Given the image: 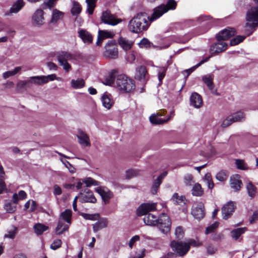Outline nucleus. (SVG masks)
Segmentation results:
<instances>
[{"label": "nucleus", "instance_id": "39448f33", "mask_svg": "<svg viewBox=\"0 0 258 258\" xmlns=\"http://www.w3.org/2000/svg\"><path fill=\"white\" fill-rule=\"evenodd\" d=\"M72 58V54L68 52L62 51L57 55V59L59 65L62 66L67 72H69L71 69V66L68 61Z\"/></svg>", "mask_w": 258, "mask_h": 258}, {"label": "nucleus", "instance_id": "9b49d317", "mask_svg": "<svg viewBox=\"0 0 258 258\" xmlns=\"http://www.w3.org/2000/svg\"><path fill=\"white\" fill-rule=\"evenodd\" d=\"M156 203H145L142 204L137 209V214L139 216L148 214V212L156 209Z\"/></svg>", "mask_w": 258, "mask_h": 258}, {"label": "nucleus", "instance_id": "de8ad7c7", "mask_svg": "<svg viewBox=\"0 0 258 258\" xmlns=\"http://www.w3.org/2000/svg\"><path fill=\"white\" fill-rule=\"evenodd\" d=\"M162 182V181L158 177L154 180L151 189V191L153 194L154 195L157 192L158 189Z\"/></svg>", "mask_w": 258, "mask_h": 258}, {"label": "nucleus", "instance_id": "e433bc0d", "mask_svg": "<svg viewBox=\"0 0 258 258\" xmlns=\"http://www.w3.org/2000/svg\"><path fill=\"white\" fill-rule=\"evenodd\" d=\"M192 195L194 196L200 197L201 196L204 192L203 189L202 188V186L199 183H195L192 187Z\"/></svg>", "mask_w": 258, "mask_h": 258}, {"label": "nucleus", "instance_id": "aec40b11", "mask_svg": "<svg viewBox=\"0 0 258 258\" xmlns=\"http://www.w3.org/2000/svg\"><path fill=\"white\" fill-rule=\"evenodd\" d=\"M190 105L196 108H200L203 105V100L201 96L197 93H193L190 97Z\"/></svg>", "mask_w": 258, "mask_h": 258}, {"label": "nucleus", "instance_id": "052dcab7", "mask_svg": "<svg viewBox=\"0 0 258 258\" xmlns=\"http://www.w3.org/2000/svg\"><path fill=\"white\" fill-rule=\"evenodd\" d=\"M60 160L71 173H74L75 172V168L69 161L64 160L62 158H60Z\"/></svg>", "mask_w": 258, "mask_h": 258}, {"label": "nucleus", "instance_id": "1a4fd4ad", "mask_svg": "<svg viewBox=\"0 0 258 258\" xmlns=\"http://www.w3.org/2000/svg\"><path fill=\"white\" fill-rule=\"evenodd\" d=\"M191 214L195 218L198 220L205 216V208L204 204L201 202L195 203L191 208Z\"/></svg>", "mask_w": 258, "mask_h": 258}, {"label": "nucleus", "instance_id": "774afa93", "mask_svg": "<svg viewBox=\"0 0 258 258\" xmlns=\"http://www.w3.org/2000/svg\"><path fill=\"white\" fill-rule=\"evenodd\" d=\"M138 171L133 169L128 170L126 171V178L129 179L137 175Z\"/></svg>", "mask_w": 258, "mask_h": 258}, {"label": "nucleus", "instance_id": "338daca9", "mask_svg": "<svg viewBox=\"0 0 258 258\" xmlns=\"http://www.w3.org/2000/svg\"><path fill=\"white\" fill-rule=\"evenodd\" d=\"M62 244V242L60 239H56L54 240L50 245V248L52 250H56L60 247Z\"/></svg>", "mask_w": 258, "mask_h": 258}, {"label": "nucleus", "instance_id": "8fccbe9b", "mask_svg": "<svg viewBox=\"0 0 258 258\" xmlns=\"http://www.w3.org/2000/svg\"><path fill=\"white\" fill-rule=\"evenodd\" d=\"M177 6V3L174 0H168L166 5H164L166 12L169 10H175Z\"/></svg>", "mask_w": 258, "mask_h": 258}, {"label": "nucleus", "instance_id": "0e129e2a", "mask_svg": "<svg viewBox=\"0 0 258 258\" xmlns=\"http://www.w3.org/2000/svg\"><path fill=\"white\" fill-rule=\"evenodd\" d=\"M82 216L86 220H92V221L97 220L99 217V215L97 214H89L82 213Z\"/></svg>", "mask_w": 258, "mask_h": 258}, {"label": "nucleus", "instance_id": "473e14b6", "mask_svg": "<svg viewBox=\"0 0 258 258\" xmlns=\"http://www.w3.org/2000/svg\"><path fill=\"white\" fill-rule=\"evenodd\" d=\"M119 45L125 50H128L131 49L133 43L126 39L120 37L118 40Z\"/></svg>", "mask_w": 258, "mask_h": 258}, {"label": "nucleus", "instance_id": "3c124183", "mask_svg": "<svg viewBox=\"0 0 258 258\" xmlns=\"http://www.w3.org/2000/svg\"><path fill=\"white\" fill-rule=\"evenodd\" d=\"M185 197L183 196H179L177 193H174L172 197V200L177 204H180L184 202Z\"/></svg>", "mask_w": 258, "mask_h": 258}, {"label": "nucleus", "instance_id": "79ce46f5", "mask_svg": "<svg viewBox=\"0 0 258 258\" xmlns=\"http://www.w3.org/2000/svg\"><path fill=\"white\" fill-rule=\"evenodd\" d=\"M21 70V67H16L14 70L13 71H9L3 73V77L4 79H7L9 78L10 77L15 76L17 74H18L19 72H20Z\"/></svg>", "mask_w": 258, "mask_h": 258}, {"label": "nucleus", "instance_id": "37998d69", "mask_svg": "<svg viewBox=\"0 0 258 258\" xmlns=\"http://www.w3.org/2000/svg\"><path fill=\"white\" fill-rule=\"evenodd\" d=\"M97 0H86L87 4V11L90 15L93 13L94 9L96 7Z\"/></svg>", "mask_w": 258, "mask_h": 258}, {"label": "nucleus", "instance_id": "cd10ccee", "mask_svg": "<svg viewBox=\"0 0 258 258\" xmlns=\"http://www.w3.org/2000/svg\"><path fill=\"white\" fill-rule=\"evenodd\" d=\"M213 78L214 76L211 74L206 75L202 77L203 81L212 92L213 91L214 88V85L213 83Z\"/></svg>", "mask_w": 258, "mask_h": 258}, {"label": "nucleus", "instance_id": "5701e85b", "mask_svg": "<svg viewBox=\"0 0 258 258\" xmlns=\"http://www.w3.org/2000/svg\"><path fill=\"white\" fill-rule=\"evenodd\" d=\"M114 36V33L113 32L105 30H99L96 44L97 45H100L103 39L108 38H112Z\"/></svg>", "mask_w": 258, "mask_h": 258}, {"label": "nucleus", "instance_id": "a211bd4d", "mask_svg": "<svg viewBox=\"0 0 258 258\" xmlns=\"http://www.w3.org/2000/svg\"><path fill=\"white\" fill-rule=\"evenodd\" d=\"M43 11L37 9L32 16V23L35 26H41L44 23Z\"/></svg>", "mask_w": 258, "mask_h": 258}, {"label": "nucleus", "instance_id": "603ef678", "mask_svg": "<svg viewBox=\"0 0 258 258\" xmlns=\"http://www.w3.org/2000/svg\"><path fill=\"white\" fill-rule=\"evenodd\" d=\"M166 71H167L166 67H162L158 68V79H159L160 84H161L162 83V81L165 76V73H166Z\"/></svg>", "mask_w": 258, "mask_h": 258}, {"label": "nucleus", "instance_id": "09e8293b", "mask_svg": "<svg viewBox=\"0 0 258 258\" xmlns=\"http://www.w3.org/2000/svg\"><path fill=\"white\" fill-rule=\"evenodd\" d=\"M4 208L7 212L10 213H13L16 211L17 207L16 205L8 202L6 203L4 206Z\"/></svg>", "mask_w": 258, "mask_h": 258}, {"label": "nucleus", "instance_id": "72a5a7b5", "mask_svg": "<svg viewBox=\"0 0 258 258\" xmlns=\"http://www.w3.org/2000/svg\"><path fill=\"white\" fill-rule=\"evenodd\" d=\"M103 106L107 109L111 108L113 105V101L111 100L109 95L107 94H104L101 98Z\"/></svg>", "mask_w": 258, "mask_h": 258}, {"label": "nucleus", "instance_id": "e2e57ef3", "mask_svg": "<svg viewBox=\"0 0 258 258\" xmlns=\"http://www.w3.org/2000/svg\"><path fill=\"white\" fill-rule=\"evenodd\" d=\"M17 231V228L14 226L13 229L12 230L8 231L7 233L5 234L4 237L10 239H14L15 237Z\"/></svg>", "mask_w": 258, "mask_h": 258}, {"label": "nucleus", "instance_id": "4d7b16f0", "mask_svg": "<svg viewBox=\"0 0 258 258\" xmlns=\"http://www.w3.org/2000/svg\"><path fill=\"white\" fill-rule=\"evenodd\" d=\"M245 38L243 36H237L230 40V44L231 46L237 45L243 41Z\"/></svg>", "mask_w": 258, "mask_h": 258}, {"label": "nucleus", "instance_id": "dca6fc26", "mask_svg": "<svg viewBox=\"0 0 258 258\" xmlns=\"http://www.w3.org/2000/svg\"><path fill=\"white\" fill-rule=\"evenodd\" d=\"M95 191L100 195L105 204L109 203L113 196L112 193L105 187H98L95 188Z\"/></svg>", "mask_w": 258, "mask_h": 258}, {"label": "nucleus", "instance_id": "69168bd1", "mask_svg": "<svg viewBox=\"0 0 258 258\" xmlns=\"http://www.w3.org/2000/svg\"><path fill=\"white\" fill-rule=\"evenodd\" d=\"M219 226V223L215 222L213 224L207 227L206 229V234H208L214 232Z\"/></svg>", "mask_w": 258, "mask_h": 258}, {"label": "nucleus", "instance_id": "b1692460", "mask_svg": "<svg viewBox=\"0 0 258 258\" xmlns=\"http://www.w3.org/2000/svg\"><path fill=\"white\" fill-rule=\"evenodd\" d=\"M147 71L145 66H141L136 69L135 78L140 81L144 82L146 80Z\"/></svg>", "mask_w": 258, "mask_h": 258}, {"label": "nucleus", "instance_id": "f8f14e48", "mask_svg": "<svg viewBox=\"0 0 258 258\" xmlns=\"http://www.w3.org/2000/svg\"><path fill=\"white\" fill-rule=\"evenodd\" d=\"M236 33V31L234 28H227L219 32L216 35L218 41L226 40L230 37L234 36Z\"/></svg>", "mask_w": 258, "mask_h": 258}, {"label": "nucleus", "instance_id": "4468645a", "mask_svg": "<svg viewBox=\"0 0 258 258\" xmlns=\"http://www.w3.org/2000/svg\"><path fill=\"white\" fill-rule=\"evenodd\" d=\"M25 3L23 0H17L13 3L10 9L6 12L5 16H12L13 14L18 13L25 6Z\"/></svg>", "mask_w": 258, "mask_h": 258}, {"label": "nucleus", "instance_id": "ddd939ff", "mask_svg": "<svg viewBox=\"0 0 258 258\" xmlns=\"http://www.w3.org/2000/svg\"><path fill=\"white\" fill-rule=\"evenodd\" d=\"M227 44L222 40L212 45L210 48V52L211 54H218L226 50Z\"/></svg>", "mask_w": 258, "mask_h": 258}, {"label": "nucleus", "instance_id": "4c0bfd02", "mask_svg": "<svg viewBox=\"0 0 258 258\" xmlns=\"http://www.w3.org/2000/svg\"><path fill=\"white\" fill-rule=\"evenodd\" d=\"M35 232L37 235L42 234L44 231L48 229V227L41 223L36 224L34 226Z\"/></svg>", "mask_w": 258, "mask_h": 258}, {"label": "nucleus", "instance_id": "7c9ffc66", "mask_svg": "<svg viewBox=\"0 0 258 258\" xmlns=\"http://www.w3.org/2000/svg\"><path fill=\"white\" fill-rule=\"evenodd\" d=\"M72 215V212L71 210L66 209L61 213L58 220H61L63 222L64 221L67 223L70 224L71 223Z\"/></svg>", "mask_w": 258, "mask_h": 258}, {"label": "nucleus", "instance_id": "49530a36", "mask_svg": "<svg viewBox=\"0 0 258 258\" xmlns=\"http://www.w3.org/2000/svg\"><path fill=\"white\" fill-rule=\"evenodd\" d=\"M174 234L176 239L180 240L182 239L184 236V231L182 227L177 226L174 232Z\"/></svg>", "mask_w": 258, "mask_h": 258}, {"label": "nucleus", "instance_id": "864d4df0", "mask_svg": "<svg viewBox=\"0 0 258 258\" xmlns=\"http://www.w3.org/2000/svg\"><path fill=\"white\" fill-rule=\"evenodd\" d=\"M204 180L208 184V186L210 189H212L214 187V183L212 180V176L210 173H207L205 174Z\"/></svg>", "mask_w": 258, "mask_h": 258}, {"label": "nucleus", "instance_id": "f704fd0d", "mask_svg": "<svg viewBox=\"0 0 258 258\" xmlns=\"http://www.w3.org/2000/svg\"><path fill=\"white\" fill-rule=\"evenodd\" d=\"M229 115L233 122L242 121L245 119L244 114L241 111H238Z\"/></svg>", "mask_w": 258, "mask_h": 258}, {"label": "nucleus", "instance_id": "bf43d9fd", "mask_svg": "<svg viewBox=\"0 0 258 258\" xmlns=\"http://www.w3.org/2000/svg\"><path fill=\"white\" fill-rule=\"evenodd\" d=\"M184 183L186 186H191L194 182L193 176L189 173H187L184 176Z\"/></svg>", "mask_w": 258, "mask_h": 258}, {"label": "nucleus", "instance_id": "c03bdc74", "mask_svg": "<svg viewBox=\"0 0 258 258\" xmlns=\"http://www.w3.org/2000/svg\"><path fill=\"white\" fill-rule=\"evenodd\" d=\"M228 176L227 171L221 170L216 175V178L220 181H224L227 180Z\"/></svg>", "mask_w": 258, "mask_h": 258}, {"label": "nucleus", "instance_id": "20e7f679", "mask_svg": "<svg viewBox=\"0 0 258 258\" xmlns=\"http://www.w3.org/2000/svg\"><path fill=\"white\" fill-rule=\"evenodd\" d=\"M116 83L117 87L120 90L126 92H130L135 88V84L134 81L124 75L118 76Z\"/></svg>", "mask_w": 258, "mask_h": 258}, {"label": "nucleus", "instance_id": "a19ab883", "mask_svg": "<svg viewBox=\"0 0 258 258\" xmlns=\"http://www.w3.org/2000/svg\"><path fill=\"white\" fill-rule=\"evenodd\" d=\"M85 84V82L82 79H78L76 80L73 79L71 81V86L75 89L83 88Z\"/></svg>", "mask_w": 258, "mask_h": 258}, {"label": "nucleus", "instance_id": "2f4dec72", "mask_svg": "<svg viewBox=\"0 0 258 258\" xmlns=\"http://www.w3.org/2000/svg\"><path fill=\"white\" fill-rule=\"evenodd\" d=\"M158 115V114H152L149 117V120L152 124L160 125L167 122V120L161 119Z\"/></svg>", "mask_w": 258, "mask_h": 258}, {"label": "nucleus", "instance_id": "c756f323", "mask_svg": "<svg viewBox=\"0 0 258 258\" xmlns=\"http://www.w3.org/2000/svg\"><path fill=\"white\" fill-rule=\"evenodd\" d=\"M69 226L64 223L61 220H58L57 225L55 228V233L57 235H60L64 232L68 231Z\"/></svg>", "mask_w": 258, "mask_h": 258}, {"label": "nucleus", "instance_id": "6e6552de", "mask_svg": "<svg viewBox=\"0 0 258 258\" xmlns=\"http://www.w3.org/2000/svg\"><path fill=\"white\" fill-rule=\"evenodd\" d=\"M32 82V84L36 85H42L49 82V81H53L56 79V76L55 74L49 75L48 76H33L30 78Z\"/></svg>", "mask_w": 258, "mask_h": 258}, {"label": "nucleus", "instance_id": "393cba45", "mask_svg": "<svg viewBox=\"0 0 258 258\" xmlns=\"http://www.w3.org/2000/svg\"><path fill=\"white\" fill-rule=\"evenodd\" d=\"M108 220L106 218H102L93 224V230L94 232H97V231L101 230L102 229L105 228L107 227Z\"/></svg>", "mask_w": 258, "mask_h": 258}, {"label": "nucleus", "instance_id": "5fc2aeb1", "mask_svg": "<svg viewBox=\"0 0 258 258\" xmlns=\"http://www.w3.org/2000/svg\"><path fill=\"white\" fill-rule=\"evenodd\" d=\"M236 167L241 170H246L248 169L247 164L242 160L236 159L235 161Z\"/></svg>", "mask_w": 258, "mask_h": 258}, {"label": "nucleus", "instance_id": "a878e982", "mask_svg": "<svg viewBox=\"0 0 258 258\" xmlns=\"http://www.w3.org/2000/svg\"><path fill=\"white\" fill-rule=\"evenodd\" d=\"M79 36L83 41L87 44H90L93 40L92 35L88 31L84 29H80L78 31Z\"/></svg>", "mask_w": 258, "mask_h": 258}, {"label": "nucleus", "instance_id": "ea45409f", "mask_svg": "<svg viewBox=\"0 0 258 258\" xmlns=\"http://www.w3.org/2000/svg\"><path fill=\"white\" fill-rule=\"evenodd\" d=\"M115 72L114 71H112L110 72L108 75L106 77L104 81V84L109 86L112 85L114 83L115 80Z\"/></svg>", "mask_w": 258, "mask_h": 258}, {"label": "nucleus", "instance_id": "9d476101", "mask_svg": "<svg viewBox=\"0 0 258 258\" xmlns=\"http://www.w3.org/2000/svg\"><path fill=\"white\" fill-rule=\"evenodd\" d=\"M101 19L104 23L112 26L117 25L120 21L109 11H106L102 13Z\"/></svg>", "mask_w": 258, "mask_h": 258}, {"label": "nucleus", "instance_id": "bb28decb", "mask_svg": "<svg viewBox=\"0 0 258 258\" xmlns=\"http://www.w3.org/2000/svg\"><path fill=\"white\" fill-rule=\"evenodd\" d=\"M64 16V13L57 9L53 10L51 19L50 21V24H56L57 22L61 20Z\"/></svg>", "mask_w": 258, "mask_h": 258}, {"label": "nucleus", "instance_id": "c9c22d12", "mask_svg": "<svg viewBox=\"0 0 258 258\" xmlns=\"http://www.w3.org/2000/svg\"><path fill=\"white\" fill-rule=\"evenodd\" d=\"M246 190L248 196L252 199L256 194V187L254 185L251 181H249L246 186Z\"/></svg>", "mask_w": 258, "mask_h": 258}, {"label": "nucleus", "instance_id": "7ed1b4c3", "mask_svg": "<svg viewBox=\"0 0 258 258\" xmlns=\"http://www.w3.org/2000/svg\"><path fill=\"white\" fill-rule=\"evenodd\" d=\"M253 1L258 4V0H253ZM246 20L247 21L245 25L246 29L249 28L252 29L258 26V7H252L247 11Z\"/></svg>", "mask_w": 258, "mask_h": 258}, {"label": "nucleus", "instance_id": "f3484780", "mask_svg": "<svg viewBox=\"0 0 258 258\" xmlns=\"http://www.w3.org/2000/svg\"><path fill=\"white\" fill-rule=\"evenodd\" d=\"M230 185L232 189L235 191H239L242 185V181L240 179V176L238 174H235L230 177Z\"/></svg>", "mask_w": 258, "mask_h": 258}, {"label": "nucleus", "instance_id": "2eb2a0df", "mask_svg": "<svg viewBox=\"0 0 258 258\" xmlns=\"http://www.w3.org/2000/svg\"><path fill=\"white\" fill-rule=\"evenodd\" d=\"M235 206L232 202H228L222 208V217L224 219H228L234 211Z\"/></svg>", "mask_w": 258, "mask_h": 258}, {"label": "nucleus", "instance_id": "412c9836", "mask_svg": "<svg viewBox=\"0 0 258 258\" xmlns=\"http://www.w3.org/2000/svg\"><path fill=\"white\" fill-rule=\"evenodd\" d=\"M80 200L82 202L95 203L96 199L95 198L92 191L89 189H85V193H80Z\"/></svg>", "mask_w": 258, "mask_h": 258}, {"label": "nucleus", "instance_id": "f03ea898", "mask_svg": "<svg viewBox=\"0 0 258 258\" xmlns=\"http://www.w3.org/2000/svg\"><path fill=\"white\" fill-rule=\"evenodd\" d=\"M149 18L146 13L137 14L131 19L128 23V29L133 33H139L146 30L148 28L147 19Z\"/></svg>", "mask_w": 258, "mask_h": 258}, {"label": "nucleus", "instance_id": "58836bf2", "mask_svg": "<svg viewBox=\"0 0 258 258\" xmlns=\"http://www.w3.org/2000/svg\"><path fill=\"white\" fill-rule=\"evenodd\" d=\"M246 229L245 227L238 228L233 230L231 232L232 237L235 240H237L241 236V235L244 233Z\"/></svg>", "mask_w": 258, "mask_h": 258}, {"label": "nucleus", "instance_id": "680f3d73", "mask_svg": "<svg viewBox=\"0 0 258 258\" xmlns=\"http://www.w3.org/2000/svg\"><path fill=\"white\" fill-rule=\"evenodd\" d=\"M233 122L231 119L230 115H228L225 118L221 124V127L222 128H226L230 126Z\"/></svg>", "mask_w": 258, "mask_h": 258}, {"label": "nucleus", "instance_id": "423d86ee", "mask_svg": "<svg viewBox=\"0 0 258 258\" xmlns=\"http://www.w3.org/2000/svg\"><path fill=\"white\" fill-rule=\"evenodd\" d=\"M170 245L173 250L179 256L185 255L189 250V244L186 243V242L173 240L171 242Z\"/></svg>", "mask_w": 258, "mask_h": 258}, {"label": "nucleus", "instance_id": "6ab92c4d", "mask_svg": "<svg viewBox=\"0 0 258 258\" xmlns=\"http://www.w3.org/2000/svg\"><path fill=\"white\" fill-rule=\"evenodd\" d=\"M166 13V9L164 4L160 5L154 9L153 13L149 18V20L152 22L162 16L164 13Z\"/></svg>", "mask_w": 258, "mask_h": 258}, {"label": "nucleus", "instance_id": "0eeeda50", "mask_svg": "<svg viewBox=\"0 0 258 258\" xmlns=\"http://www.w3.org/2000/svg\"><path fill=\"white\" fill-rule=\"evenodd\" d=\"M106 50L104 52L105 57L110 59H116L118 57V49L115 46L114 40H109L105 45Z\"/></svg>", "mask_w": 258, "mask_h": 258}, {"label": "nucleus", "instance_id": "4be33fe9", "mask_svg": "<svg viewBox=\"0 0 258 258\" xmlns=\"http://www.w3.org/2000/svg\"><path fill=\"white\" fill-rule=\"evenodd\" d=\"M77 137L80 144L83 147H88L90 146V139L88 136L83 131H79L78 132Z\"/></svg>", "mask_w": 258, "mask_h": 258}, {"label": "nucleus", "instance_id": "c85d7f7f", "mask_svg": "<svg viewBox=\"0 0 258 258\" xmlns=\"http://www.w3.org/2000/svg\"><path fill=\"white\" fill-rule=\"evenodd\" d=\"M32 86L31 80L30 79L27 80L20 81L16 85V90L19 91L21 89L26 90L30 88Z\"/></svg>", "mask_w": 258, "mask_h": 258}, {"label": "nucleus", "instance_id": "13d9d810", "mask_svg": "<svg viewBox=\"0 0 258 258\" xmlns=\"http://www.w3.org/2000/svg\"><path fill=\"white\" fill-rule=\"evenodd\" d=\"M83 182L86 184V186L89 187L92 185H98L99 182L92 178L89 177L84 179Z\"/></svg>", "mask_w": 258, "mask_h": 258}, {"label": "nucleus", "instance_id": "a18cd8bd", "mask_svg": "<svg viewBox=\"0 0 258 258\" xmlns=\"http://www.w3.org/2000/svg\"><path fill=\"white\" fill-rule=\"evenodd\" d=\"M81 12V8L79 4L75 1L73 2V7L71 10V13L73 15H78Z\"/></svg>", "mask_w": 258, "mask_h": 258}, {"label": "nucleus", "instance_id": "f257e3e1", "mask_svg": "<svg viewBox=\"0 0 258 258\" xmlns=\"http://www.w3.org/2000/svg\"><path fill=\"white\" fill-rule=\"evenodd\" d=\"M143 220L147 225L157 226L164 234H167L170 231L171 221L169 217L165 213H162L158 218L154 215L149 213L145 215Z\"/></svg>", "mask_w": 258, "mask_h": 258}, {"label": "nucleus", "instance_id": "6e6d98bb", "mask_svg": "<svg viewBox=\"0 0 258 258\" xmlns=\"http://www.w3.org/2000/svg\"><path fill=\"white\" fill-rule=\"evenodd\" d=\"M245 38L243 36H237L230 40V44L231 46L237 45L243 41Z\"/></svg>", "mask_w": 258, "mask_h": 258}]
</instances>
